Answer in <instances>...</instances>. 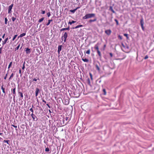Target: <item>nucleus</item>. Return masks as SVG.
Wrapping results in <instances>:
<instances>
[{
	"mask_svg": "<svg viewBox=\"0 0 154 154\" xmlns=\"http://www.w3.org/2000/svg\"><path fill=\"white\" fill-rule=\"evenodd\" d=\"M69 103V99L68 98L67 99H66L65 100L64 102V104L66 105H68Z\"/></svg>",
	"mask_w": 154,
	"mask_h": 154,
	"instance_id": "obj_10",
	"label": "nucleus"
},
{
	"mask_svg": "<svg viewBox=\"0 0 154 154\" xmlns=\"http://www.w3.org/2000/svg\"><path fill=\"white\" fill-rule=\"evenodd\" d=\"M45 11H42L41 14H44L45 13Z\"/></svg>",
	"mask_w": 154,
	"mask_h": 154,
	"instance_id": "obj_46",
	"label": "nucleus"
},
{
	"mask_svg": "<svg viewBox=\"0 0 154 154\" xmlns=\"http://www.w3.org/2000/svg\"><path fill=\"white\" fill-rule=\"evenodd\" d=\"M148 58V55H146L145 57H144V59L146 60V59H147V58Z\"/></svg>",
	"mask_w": 154,
	"mask_h": 154,
	"instance_id": "obj_45",
	"label": "nucleus"
},
{
	"mask_svg": "<svg viewBox=\"0 0 154 154\" xmlns=\"http://www.w3.org/2000/svg\"><path fill=\"white\" fill-rule=\"evenodd\" d=\"M106 45L105 44V45H103V50H105V48L106 47Z\"/></svg>",
	"mask_w": 154,
	"mask_h": 154,
	"instance_id": "obj_50",
	"label": "nucleus"
},
{
	"mask_svg": "<svg viewBox=\"0 0 154 154\" xmlns=\"http://www.w3.org/2000/svg\"><path fill=\"white\" fill-rule=\"evenodd\" d=\"M7 75H8V73H7L6 74V75H5V77H4V79L5 80L6 79V78H7Z\"/></svg>",
	"mask_w": 154,
	"mask_h": 154,
	"instance_id": "obj_49",
	"label": "nucleus"
},
{
	"mask_svg": "<svg viewBox=\"0 0 154 154\" xmlns=\"http://www.w3.org/2000/svg\"><path fill=\"white\" fill-rule=\"evenodd\" d=\"M79 27H82L83 26V25H79Z\"/></svg>",
	"mask_w": 154,
	"mask_h": 154,
	"instance_id": "obj_58",
	"label": "nucleus"
},
{
	"mask_svg": "<svg viewBox=\"0 0 154 154\" xmlns=\"http://www.w3.org/2000/svg\"><path fill=\"white\" fill-rule=\"evenodd\" d=\"M67 34L66 32H65L63 35L62 36V38H63L64 39V42H65L66 41V39L67 37Z\"/></svg>",
	"mask_w": 154,
	"mask_h": 154,
	"instance_id": "obj_5",
	"label": "nucleus"
},
{
	"mask_svg": "<svg viewBox=\"0 0 154 154\" xmlns=\"http://www.w3.org/2000/svg\"><path fill=\"white\" fill-rule=\"evenodd\" d=\"M19 94H20V97L23 98V93L21 92H18Z\"/></svg>",
	"mask_w": 154,
	"mask_h": 154,
	"instance_id": "obj_25",
	"label": "nucleus"
},
{
	"mask_svg": "<svg viewBox=\"0 0 154 154\" xmlns=\"http://www.w3.org/2000/svg\"><path fill=\"white\" fill-rule=\"evenodd\" d=\"M1 88L2 91V92L4 93L5 94V87H4V85H2L1 86Z\"/></svg>",
	"mask_w": 154,
	"mask_h": 154,
	"instance_id": "obj_14",
	"label": "nucleus"
},
{
	"mask_svg": "<svg viewBox=\"0 0 154 154\" xmlns=\"http://www.w3.org/2000/svg\"><path fill=\"white\" fill-rule=\"evenodd\" d=\"M19 73L20 74L21 73V69H20V70H19Z\"/></svg>",
	"mask_w": 154,
	"mask_h": 154,
	"instance_id": "obj_59",
	"label": "nucleus"
},
{
	"mask_svg": "<svg viewBox=\"0 0 154 154\" xmlns=\"http://www.w3.org/2000/svg\"><path fill=\"white\" fill-rule=\"evenodd\" d=\"M118 37L120 40H122V36L120 35H118Z\"/></svg>",
	"mask_w": 154,
	"mask_h": 154,
	"instance_id": "obj_39",
	"label": "nucleus"
},
{
	"mask_svg": "<svg viewBox=\"0 0 154 154\" xmlns=\"http://www.w3.org/2000/svg\"><path fill=\"white\" fill-rule=\"evenodd\" d=\"M49 112H51V110H50V109H49Z\"/></svg>",
	"mask_w": 154,
	"mask_h": 154,
	"instance_id": "obj_62",
	"label": "nucleus"
},
{
	"mask_svg": "<svg viewBox=\"0 0 154 154\" xmlns=\"http://www.w3.org/2000/svg\"><path fill=\"white\" fill-rule=\"evenodd\" d=\"M87 82L88 83V84L89 85H90L91 84V82H90V79H89V78H88L87 79Z\"/></svg>",
	"mask_w": 154,
	"mask_h": 154,
	"instance_id": "obj_26",
	"label": "nucleus"
},
{
	"mask_svg": "<svg viewBox=\"0 0 154 154\" xmlns=\"http://www.w3.org/2000/svg\"><path fill=\"white\" fill-rule=\"evenodd\" d=\"M17 35H14V37L13 38V39H12V40L13 41H14L15 40V39L17 37Z\"/></svg>",
	"mask_w": 154,
	"mask_h": 154,
	"instance_id": "obj_35",
	"label": "nucleus"
},
{
	"mask_svg": "<svg viewBox=\"0 0 154 154\" xmlns=\"http://www.w3.org/2000/svg\"><path fill=\"white\" fill-rule=\"evenodd\" d=\"M140 25H141V27L142 28V29L143 30H144V27L143 26L144 22H143V19H142L140 20Z\"/></svg>",
	"mask_w": 154,
	"mask_h": 154,
	"instance_id": "obj_7",
	"label": "nucleus"
},
{
	"mask_svg": "<svg viewBox=\"0 0 154 154\" xmlns=\"http://www.w3.org/2000/svg\"><path fill=\"white\" fill-rule=\"evenodd\" d=\"M38 94V93H35V96H37Z\"/></svg>",
	"mask_w": 154,
	"mask_h": 154,
	"instance_id": "obj_60",
	"label": "nucleus"
},
{
	"mask_svg": "<svg viewBox=\"0 0 154 154\" xmlns=\"http://www.w3.org/2000/svg\"><path fill=\"white\" fill-rule=\"evenodd\" d=\"M124 35L126 36L127 38H128V34H124Z\"/></svg>",
	"mask_w": 154,
	"mask_h": 154,
	"instance_id": "obj_44",
	"label": "nucleus"
},
{
	"mask_svg": "<svg viewBox=\"0 0 154 154\" xmlns=\"http://www.w3.org/2000/svg\"><path fill=\"white\" fill-rule=\"evenodd\" d=\"M29 111L32 112V113H33V110L32 108L30 109Z\"/></svg>",
	"mask_w": 154,
	"mask_h": 154,
	"instance_id": "obj_41",
	"label": "nucleus"
},
{
	"mask_svg": "<svg viewBox=\"0 0 154 154\" xmlns=\"http://www.w3.org/2000/svg\"><path fill=\"white\" fill-rule=\"evenodd\" d=\"M11 126H13V127H14L15 128H17V125H11Z\"/></svg>",
	"mask_w": 154,
	"mask_h": 154,
	"instance_id": "obj_47",
	"label": "nucleus"
},
{
	"mask_svg": "<svg viewBox=\"0 0 154 154\" xmlns=\"http://www.w3.org/2000/svg\"><path fill=\"white\" fill-rule=\"evenodd\" d=\"M79 28V25H78L77 26H75V27L73 28V29H77V28Z\"/></svg>",
	"mask_w": 154,
	"mask_h": 154,
	"instance_id": "obj_48",
	"label": "nucleus"
},
{
	"mask_svg": "<svg viewBox=\"0 0 154 154\" xmlns=\"http://www.w3.org/2000/svg\"><path fill=\"white\" fill-rule=\"evenodd\" d=\"M103 91L104 93L103 94L104 95H106V90L105 89H103Z\"/></svg>",
	"mask_w": 154,
	"mask_h": 154,
	"instance_id": "obj_28",
	"label": "nucleus"
},
{
	"mask_svg": "<svg viewBox=\"0 0 154 154\" xmlns=\"http://www.w3.org/2000/svg\"><path fill=\"white\" fill-rule=\"evenodd\" d=\"M109 9L113 13H115V11H114V10H113V8H112V7L110 6L109 7Z\"/></svg>",
	"mask_w": 154,
	"mask_h": 154,
	"instance_id": "obj_19",
	"label": "nucleus"
},
{
	"mask_svg": "<svg viewBox=\"0 0 154 154\" xmlns=\"http://www.w3.org/2000/svg\"><path fill=\"white\" fill-rule=\"evenodd\" d=\"M8 39V37H7L5 39L4 41H2V45L3 46H4L6 44Z\"/></svg>",
	"mask_w": 154,
	"mask_h": 154,
	"instance_id": "obj_11",
	"label": "nucleus"
},
{
	"mask_svg": "<svg viewBox=\"0 0 154 154\" xmlns=\"http://www.w3.org/2000/svg\"><path fill=\"white\" fill-rule=\"evenodd\" d=\"M25 51L26 54H29L31 52L30 49L28 48H27Z\"/></svg>",
	"mask_w": 154,
	"mask_h": 154,
	"instance_id": "obj_12",
	"label": "nucleus"
},
{
	"mask_svg": "<svg viewBox=\"0 0 154 154\" xmlns=\"http://www.w3.org/2000/svg\"><path fill=\"white\" fill-rule=\"evenodd\" d=\"M14 75V74L13 73H12L9 78V80L11 79L13 77Z\"/></svg>",
	"mask_w": 154,
	"mask_h": 154,
	"instance_id": "obj_34",
	"label": "nucleus"
},
{
	"mask_svg": "<svg viewBox=\"0 0 154 154\" xmlns=\"http://www.w3.org/2000/svg\"><path fill=\"white\" fill-rule=\"evenodd\" d=\"M44 17L42 18H41L38 20V22L39 23L41 22L42 21H43L44 20Z\"/></svg>",
	"mask_w": 154,
	"mask_h": 154,
	"instance_id": "obj_23",
	"label": "nucleus"
},
{
	"mask_svg": "<svg viewBox=\"0 0 154 154\" xmlns=\"http://www.w3.org/2000/svg\"><path fill=\"white\" fill-rule=\"evenodd\" d=\"M114 20L116 23V25H119V22H118V20L116 19H115Z\"/></svg>",
	"mask_w": 154,
	"mask_h": 154,
	"instance_id": "obj_37",
	"label": "nucleus"
},
{
	"mask_svg": "<svg viewBox=\"0 0 154 154\" xmlns=\"http://www.w3.org/2000/svg\"><path fill=\"white\" fill-rule=\"evenodd\" d=\"M2 134H3L2 133H0V135H1Z\"/></svg>",
	"mask_w": 154,
	"mask_h": 154,
	"instance_id": "obj_63",
	"label": "nucleus"
},
{
	"mask_svg": "<svg viewBox=\"0 0 154 154\" xmlns=\"http://www.w3.org/2000/svg\"><path fill=\"white\" fill-rule=\"evenodd\" d=\"M105 32L107 35H109L111 34L112 31L110 29H109L106 30Z\"/></svg>",
	"mask_w": 154,
	"mask_h": 154,
	"instance_id": "obj_6",
	"label": "nucleus"
},
{
	"mask_svg": "<svg viewBox=\"0 0 154 154\" xmlns=\"http://www.w3.org/2000/svg\"><path fill=\"white\" fill-rule=\"evenodd\" d=\"M75 22H76V21H74V20H72V21H69L68 23L70 25H71L72 23H74Z\"/></svg>",
	"mask_w": 154,
	"mask_h": 154,
	"instance_id": "obj_22",
	"label": "nucleus"
},
{
	"mask_svg": "<svg viewBox=\"0 0 154 154\" xmlns=\"http://www.w3.org/2000/svg\"><path fill=\"white\" fill-rule=\"evenodd\" d=\"M94 48L97 51V53L98 55V56L100 58H101L102 55L100 51L99 50L98 46L97 44H96L95 45L94 47Z\"/></svg>",
	"mask_w": 154,
	"mask_h": 154,
	"instance_id": "obj_2",
	"label": "nucleus"
},
{
	"mask_svg": "<svg viewBox=\"0 0 154 154\" xmlns=\"http://www.w3.org/2000/svg\"><path fill=\"white\" fill-rule=\"evenodd\" d=\"M2 39L1 38H0V42H1V41H2Z\"/></svg>",
	"mask_w": 154,
	"mask_h": 154,
	"instance_id": "obj_61",
	"label": "nucleus"
},
{
	"mask_svg": "<svg viewBox=\"0 0 154 154\" xmlns=\"http://www.w3.org/2000/svg\"><path fill=\"white\" fill-rule=\"evenodd\" d=\"M11 38V37H10L9 38H8L9 39H10Z\"/></svg>",
	"mask_w": 154,
	"mask_h": 154,
	"instance_id": "obj_64",
	"label": "nucleus"
},
{
	"mask_svg": "<svg viewBox=\"0 0 154 154\" xmlns=\"http://www.w3.org/2000/svg\"><path fill=\"white\" fill-rule=\"evenodd\" d=\"M26 35L25 33H23L22 34H21L19 36H18V39L19 38H20L24 36H25Z\"/></svg>",
	"mask_w": 154,
	"mask_h": 154,
	"instance_id": "obj_15",
	"label": "nucleus"
},
{
	"mask_svg": "<svg viewBox=\"0 0 154 154\" xmlns=\"http://www.w3.org/2000/svg\"><path fill=\"white\" fill-rule=\"evenodd\" d=\"M9 140H4V142L5 143H7L8 144H9Z\"/></svg>",
	"mask_w": 154,
	"mask_h": 154,
	"instance_id": "obj_33",
	"label": "nucleus"
},
{
	"mask_svg": "<svg viewBox=\"0 0 154 154\" xmlns=\"http://www.w3.org/2000/svg\"><path fill=\"white\" fill-rule=\"evenodd\" d=\"M52 21V20H48V23L46 24V25L47 26L49 25L50 24V23Z\"/></svg>",
	"mask_w": 154,
	"mask_h": 154,
	"instance_id": "obj_20",
	"label": "nucleus"
},
{
	"mask_svg": "<svg viewBox=\"0 0 154 154\" xmlns=\"http://www.w3.org/2000/svg\"><path fill=\"white\" fill-rule=\"evenodd\" d=\"M69 26L68 27L66 28H62L61 29H60V31L61 32L62 31L66 30H69Z\"/></svg>",
	"mask_w": 154,
	"mask_h": 154,
	"instance_id": "obj_16",
	"label": "nucleus"
},
{
	"mask_svg": "<svg viewBox=\"0 0 154 154\" xmlns=\"http://www.w3.org/2000/svg\"><path fill=\"white\" fill-rule=\"evenodd\" d=\"M33 121H37L38 119L37 118L36 116L34 115L33 113H32L31 115Z\"/></svg>",
	"mask_w": 154,
	"mask_h": 154,
	"instance_id": "obj_8",
	"label": "nucleus"
},
{
	"mask_svg": "<svg viewBox=\"0 0 154 154\" xmlns=\"http://www.w3.org/2000/svg\"><path fill=\"white\" fill-rule=\"evenodd\" d=\"M47 15L48 17H49L51 15V13L50 12H49L47 13Z\"/></svg>",
	"mask_w": 154,
	"mask_h": 154,
	"instance_id": "obj_40",
	"label": "nucleus"
},
{
	"mask_svg": "<svg viewBox=\"0 0 154 154\" xmlns=\"http://www.w3.org/2000/svg\"><path fill=\"white\" fill-rule=\"evenodd\" d=\"M89 75L90 76L91 79V80H93V76L92 74L91 73H89Z\"/></svg>",
	"mask_w": 154,
	"mask_h": 154,
	"instance_id": "obj_36",
	"label": "nucleus"
},
{
	"mask_svg": "<svg viewBox=\"0 0 154 154\" xmlns=\"http://www.w3.org/2000/svg\"><path fill=\"white\" fill-rule=\"evenodd\" d=\"M109 54V55H110L111 57H112L113 56V55H112V53H110Z\"/></svg>",
	"mask_w": 154,
	"mask_h": 154,
	"instance_id": "obj_52",
	"label": "nucleus"
},
{
	"mask_svg": "<svg viewBox=\"0 0 154 154\" xmlns=\"http://www.w3.org/2000/svg\"><path fill=\"white\" fill-rule=\"evenodd\" d=\"M97 20V19L96 18H95L93 20H89V22L90 23H91L92 22H94L96 21Z\"/></svg>",
	"mask_w": 154,
	"mask_h": 154,
	"instance_id": "obj_21",
	"label": "nucleus"
},
{
	"mask_svg": "<svg viewBox=\"0 0 154 154\" xmlns=\"http://www.w3.org/2000/svg\"><path fill=\"white\" fill-rule=\"evenodd\" d=\"M45 151L46 152H48L49 151V149L48 148H46L45 149Z\"/></svg>",
	"mask_w": 154,
	"mask_h": 154,
	"instance_id": "obj_42",
	"label": "nucleus"
},
{
	"mask_svg": "<svg viewBox=\"0 0 154 154\" xmlns=\"http://www.w3.org/2000/svg\"><path fill=\"white\" fill-rule=\"evenodd\" d=\"M12 64V62H11L8 65V69H9L11 67Z\"/></svg>",
	"mask_w": 154,
	"mask_h": 154,
	"instance_id": "obj_27",
	"label": "nucleus"
},
{
	"mask_svg": "<svg viewBox=\"0 0 154 154\" xmlns=\"http://www.w3.org/2000/svg\"><path fill=\"white\" fill-rule=\"evenodd\" d=\"M37 79L39 80V79H36L35 78H34L33 79V81H35V82H36L37 80Z\"/></svg>",
	"mask_w": 154,
	"mask_h": 154,
	"instance_id": "obj_51",
	"label": "nucleus"
},
{
	"mask_svg": "<svg viewBox=\"0 0 154 154\" xmlns=\"http://www.w3.org/2000/svg\"><path fill=\"white\" fill-rule=\"evenodd\" d=\"M11 92L13 93V99H14L16 95V88L15 87L11 89Z\"/></svg>",
	"mask_w": 154,
	"mask_h": 154,
	"instance_id": "obj_4",
	"label": "nucleus"
},
{
	"mask_svg": "<svg viewBox=\"0 0 154 154\" xmlns=\"http://www.w3.org/2000/svg\"><path fill=\"white\" fill-rule=\"evenodd\" d=\"M20 44L19 45H18L16 48H15V51L18 49L20 47Z\"/></svg>",
	"mask_w": 154,
	"mask_h": 154,
	"instance_id": "obj_31",
	"label": "nucleus"
},
{
	"mask_svg": "<svg viewBox=\"0 0 154 154\" xmlns=\"http://www.w3.org/2000/svg\"><path fill=\"white\" fill-rule=\"evenodd\" d=\"M63 120V121H65V120H66V121H69L68 117H66L64 118Z\"/></svg>",
	"mask_w": 154,
	"mask_h": 154,
	"instance_id": "obj_24",
	"label": "nucleus"
},
{
	"mask_svg": "<svg viewBox=\"0 0 154 154\" xmlns=\"http://www.w3.org/2000/svg\"><path fill=\"white\" fill-rule=\"evenodd\" d=\"M86 53L87 54H89L90 53V49L88 50L86 52Z\"/></svg>",
	"mask_w": 154,
	"mask_h": 154,
	"instance_id": "obj_29",
	"label": "nucleus"
},
{
	"mask_svg": "<svg viewBox=\"0 0 154 154\" xmlns=\"http://www.w3.org/2000/svg\"><path fill=\"white\" fill-rule=\"evenodd\" d=\"M122 47H121L122 50L125 52L128 53L129 52L127 51L126 50L127 49H128L129 47L125 45L123 43L122 44Z\"/></svg>",
	"mask_w": 154,
	"mask_h": 154,
	"instance_id": "obj_3",
	"label": "nucleus"
},
{
	"mask_svg": "<svg viewBox=\"0 0 154 154\" xmlns=\"http://www.w3.org/2000/svg\"><path fill=\"white\" fill-rule=\"evenodd\" d=\"M42 101L45 103H46V101L44 100H42Z\"/></svg>",
	"mask_w": 154,
	"mask_h": 154,
	"instance_id": "obj_57",
	"label": "nucleus"
},
{
	"mask_svg": "<svg viewBox=\"0 0 154 154\" xmlns=\"http://www.w3.org/2000/svg\"><path fill=\"white\" fill-rule=\"evenodd\" d=\"M95 67L97 70L99 71H100V69L99 66L98 65L96 64Z\"/></svg>",
	"mask_w": 154,
	"mask_h": 154,
	"instance_id": "obj_17",
	"label": "nucleus"
},
{
	"mask_svg": "<svg viewBox=\"0 0 154 154\" xmlns=\"http://www.w3.org/2000/svg\"><path fill=\"white\" fill-rule=\"evenodd\" d=\"M2 47L0 48V54L2 53Z\"/></svg>",
	"mask_w": 154,
	"mask_h": 154,
	"instance_id": "obj_54",
	"label": "nucleus"
},
{
	"mask_svg": "<svg viewBox=\"0 0 154 154\" xmlns=\"http://www.w3.org/2000/svg\"><path fill=\"white\" fill-rule=\"evenodd\" d=\"M95 14L94 13L87 14L83 17V19L85 20L87 19L95 17Z\"/></svg>",
	"mask_w": 154,
	"mask_h": 154,
	"instance_id": "obj_1",
	"label": "nucleus"
},
{
	"mask_svg": "<svg viewBox=\"0 0 154 154\" xmlns=\"http://www.w3.org/2000/svg\"><path fill=\"white\" fill-rule=\"evenodd\" d=\"M62 46L61 45H59L58 48V52L59 54L60 52L61 51L62 49Z\"/></svg>",
	"mask_w": 154,
	"mask_h": 154,
	"instance_id": "obj_13",
	"label": "nucleus"
},
{
	"mask_svg": "<svg viewBox=\"0 0 154 154\" xmlns=\"http://www.w3.org/2000/svg\"><path fill=\"white\" fill-rule=\"evenodd\" d=\"M77 8H76V9H75L70 10V11L71 12H72V13H74L76 11V10H77Z\"/></svg>",
	"mask_w": 154,
	"mask_h": 154,
	"instance_id": "obj_30",
	"label": "nucleus"
},
{
	"mask_svg": "<svg viewBox=\"0 0 154 154\" xmlns=\"http://www.w3.org/2000/svg\"><path fill=\"white\" fill-rule=\"evenodd\" d=\"M46 105L48 106V107L49 108H51L50 106L48 104H46Z\"/></svg>",
	"mask_w": 154,
	"mask_h": 154,
	"instance_id": "obj_56",
	"label": "nucleus"
},
{
	"mask_svg": "<svg viewBox=\"0 0 154 154\" xmlns=\"http://www.w3.org/2000/svg\"><path fill=\"white\" fill-rule=\"evenodd\" d=\"M5 24H6L7 23V21H8V19L6 17L5 19Z\"/></svg>",
	"mask_w": 154,
	"mask_h": 154,
	"instance_id": "obj_32",
	"label": "nucleus"
},
{
	"mask_svg": "<svg viewBox=\"0 0 154 154\" xmlns=\"http://www.w3.org/2000/svg\"><path fill=\"white\" fill-rule=\"evenodd\" d=\"M25 66H24V63L23 64V66L22 67V69H25Z\"/></svg>",
	"mask_w": 154,
	"mask_h": 154,
	"instance_id": "obj_53",
	"label": "nucleus"
},
{
	"mask_svg": "<svg viewBox=\"0 0 154 154\" xmlns=\"http://www.w3.org/2000/svg\"><path fill=\"white\" fill-rule=\"evenodd\" d=\"M5 33H4L3 35H2V38H4V37H5Z\"/></svg>",
	"mask_w": 154,
	"mask_h": 154,
	"instance_id": "obj_55",
	"label": "nucleus"
},
{
	"mask_svg": "<svg viewBox=\"0 0 154 154\" xmlns=\"http://www.w3.org/2000/svg\"><path fill=\"white\" fill-rule=\"evenodd\" d=\"M13 6V4H12L11 5H10L8 7V13L10 14L11 13V10L12 9V7Z\"/></svg>",
	"mask_w": 154,
	"mask_h": 154,
	"instance_id": "obj_9",
	"label": "nucleus"
},
{
	"mask_svg": "<svg viewBox=\"0 0 154 154\" xmlns=\"http://www.w3.org/2000/svg\"><path fill=\"white\" fill-rule=\"evenodd\" d=\"M82 60L84 62H88L89 61L86 58H85V59L82 58Z\"/></svg>",
	"mask_w": 154,
	"mask_h": 154,
	"instance_id": "obj_18",
	"label": "nucleus"
},
{
	"mask_svg": "<svg viewBox=\"0 0 154 154\" xmlns=\"http://www.w3.org/2000/svg\"><path fill=\"white\" fill-rule=\"evenodd\" d=\"M39 89L38 88H37L36 90L35 93H38L39 91Z\"/></svg>",
	"mask_w": 154,
	"mask_h": 154,
	"instance_id": "obj_43",
	"label": "nucleus"
},
{
	"mask_svg": "<svg viewBox=\"0 0 154 154\" xmlns=\"http://www.w3.org/2000/svg\"><path fill=\"white\" fill-rule=\"evenodd\" d=\"M16 18L14 17H12V20L13 22H14V21L15 20H16Z\"/></svg>",
	"mask_w": 154,
	"mask_h": 154,
	"instance_id": "obj_38",
	"label": "nucleus"
}]
</instances>
